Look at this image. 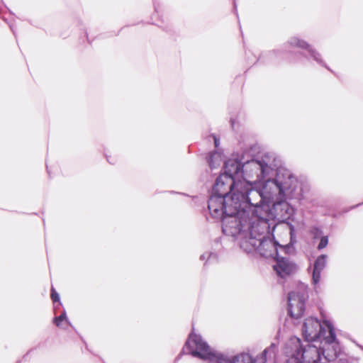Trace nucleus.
<instances>
[{
	"label": "nucleus",
	"instance_id": "obj_1",
	"mask_svg": "<svg viewBox=\"0 0 363 363\" xmlns=\"http://www.w3.org/2000/svg\"><path fill=\"white\" fill-rule=\"evenodd\" d=\"M307 191L306 185L298 181L289 169L280 164L275 169L274 175L268 177L264 182L262 188H257L262 200L252 201L250 204L269 207L272 203V211L275 216L285 219L293 213L289 201L298 203Z\"/></svg>",
	"mask_w": 363,
	"mask_h": 363
},
{
	"label": "nucleus",
	"instance_id": "obj_2",
	"mask_svg": "<svg viewBox=\"0 0 363 363\" xmlns=\"http://www.w3.org/2000/svg\"><path fill=\"white\" fill-rule=\"evenodd\" d=\"M257 187L244 181L235 182V178L221 174L216 180L212 194L208 199V208L211 216L222 213L220 208L240 202L261 201Z\"/></svg>",
	"mask_w": 363,
	"mask_h": 363
},
{
	"label": "nucleus",
	"instance_id": "obj_3",
	"mask_svg": "<svg viewBox=\"0 0 363 363\" xmlns=\"http://www.w3.org/2000/svg\"><path fill=\"white\" fill-rule=\"evenodd\" d=\"M281 160L273 153H265L248 161L230 159L224 163V174L235 178V182L244 181L247 184L264 182L273 176Z\"/></svg>",
	"mask_w": 363,
	"mask_h": 363
},
{
	"label": "nucleus",
	"instance_id": "obj_4",
	"mask_svg": "<svg viewBox=\"0 0 363 363\" xmlns=\"http://www.w3.org/2000/svg\"><path fill=\"white\" fill-rule=\"evenodd\" d=\"M183 350L208 363H266L268 358L275 355L277 345L272 343L269 347L264 350L260 357L256 358H253L248 353H241L229 359L225 355L211 349L199 335L191 333Z\"/></svg>",
	"mask_w": 363,
	"mask_h": 363
},
{
	"label": "nucleus",
	"instance_id": "obj_5",
	"mask_svg": "<svg viewBox=\"0 0 363 363\" xmlns=\"http://www.w3.org/2000/svg\"><path fill=\"white\" fill-rule=\"evenodd\" d=\"M269 206L251 205L247 213L245 235L240 240V246L247 253L254 252L255 243L269 234Z\"/></svg>",
	"mask_w": 363,
	"mask_h": 363
},
{
	"label": "nucleus",
	"instance_id": "obj_6",
	"mask_svg": "<svg viewBox=\"0 0 363 363\" xmlns=\"http://www.w3.org/2000/svg\"><path fill=\"white\" fill-rule=\"evenodd\" d=\"M302 333L304 339L308 342H315L318 340L325 342L333 348L332 353L326 352L323 348V354L328 361H333L337 358L340 347L336 338L335 330L332 323L328 320H323L322 323L313 317L305 320Z\"/></svg>",
	"mask_w": 363,
	"mask_h": 363
},
{
	"label": "nucleus",
	"instance_id": "obj_7",
	"mask_svg": "<svg viewBox=\"0 0 363 363\" xmlns=\"http://www.w3.org/2000/svg\"><path fill=\"white\" fill-rule=\"evenodd\" d=\"M250 203L246 201L238 204L226 206L220 208L222 213L215 218H222L223 233L233 238H238L242 240L245 235V227L247 220Z\"/></svg>",
	"mask_w": 363,
	"mask_h": 363
},
{
	"label": "nucleus",
	"instance_id": "obj_8",
	"mask_svg": "<svg viewBox=\"0 0 363 363\" xmlns=\"http://www.w3.org/2000/svg\"><path fill=\"white\" fill-rule=\"evenodd\" d=\"M290 242L289 243H280L274 239H271L269 235H266L263 239H260L255 245L254 251L257 252L260 255L269 257H276L279 254L284 253L285 255L293 254L295 251L294 247V229L290 228L289 231Z\"/></svg>",
	"mask_w": 363,
	"mask_h": 363
},
{
	"label": "nucleus",
	"instance_id": "obj_9",
	"mask_svg": "<svg viewBox=\"0 0 363 363\" xmlns=\"http://www.w3.org/2000/svg\"><path fill=\"white\" fill-rule=\"evenodd\" d=\"M322 344H323V347L318 348L317 345H311L309 343L304 346H302L300 342L298 350L300 351L299 359L301 361V362L318 363L320 359V355H323V348L326 350V352L332 353L333 349H330L331 346H328V345H325V342H323Z\"/></svg>",
	"mask_w": 363,
	"mask_h": 363
},
{
	"label": "nucleus",
	"instance_id": "obj_10",
	"mask_svg": "<svg viewBox=\"0 0 363 363\" xmlns=\"http://www.w3.org/2000/svg\"><path fill=\"white\" fill-rule=\"evenodd\" d=\"M306 293L303 291H291L288 295V313L291 318H300L305 310Z\"/></svg>",
	"mask_w": 363,
	"mask_h": 363
},
{
	"label": "nucleus",
	"instance_id": "obj_11",
	"mask_svg": "<svg viewBox=\"0 0 363 363\" xmlns=\"http://www.w3.org/2000/svg\"><path fill=\"white\" fill-rule=\"evenodd\" d=\"M294 47L298 48L303 50H306L308 51V55L311 58H312L314 61H315L318 65L323 66L328 69H330L327 67L326 64L323 61L321 55L315 49H314L311 45H310L306 41L297 36L291 37L289 39L287 43L285 44V48L288 47Z\"/></svg>",
	"mask_w": 363,
	"mask_h": 363
},
{
	"label": "nucleus",
	"instance_id": "obj_12",
	"mask_svg": "<svg viewBox=\"0 0 363 363\" xmlns=\"http://www.w3.org/2000/svg\"><path fill=\"white\" fill-rule=\"evenodd\" d=\"M277 264L274 266V269L280 277L293 274L296 270V266L288 258L282 257L279 254L276 257Z\"/></svg>",
	"mask_w": 363,
	"mask_h": 363
},
{
	"label": "nucleus",
	"instance_id": "obj_13",
	"mask_svg": "<svg viewBox=\"0 0 363 363\" xmlns=\"http://www.w3.org/2000/svg\"><path fill=\"white\" fill-rule=\"evenodd\" d=\"M327 257V255H321L317 257L314 262L312 272V284L313 285L315 291L319 288L320 274L326 266Z\"/></svg>",
	"mask_w": 363,
	"mask_h": 363
},
{
	"label": "nucleus",
	"instance_id": "obj_14",
	"mask_svg": "<svg viewBox=\"0 0 363 363\" xmlns=\"http://www.w3.org/2000/svg\"><path fill=\"white\" fill-rule=\"evenodd\" d=\"M300 339L298 337H292L286 343V353L289 356L286 363H303L299 359L300 351L298 350Z\"/></svg>",
	"mask_w": 363,
	"mask_h": 363
},
{
	"label": "nucleus",
	"instance_id": "obj_15",
	"mask_svg": "<svg viewBox=\"0 0 363 363\" xmlns=\"http://www.w3.org/2000/svg\"><path fill=\"white\" fill-rule=\"evenodd\" d=\"M222 161V155L216 151L212 152L208 159V162L211 169L219 167L221 164Z\"/></svg>",
	"mask_w": 363,
	"mask_h": 363
},
{
	"label": "nucleus",
	"instance_id": "obj_16",
	"mask_svg": "<svg viewBox=\"0 0 363 363\" xmlns=\"http://www.w3.org/2000/svg\"><path fill=\"white\" fill-rule=\"evenodd\" d=\"M54 323L58 328L67 329L70 323L67 318L66 311L64 310L62 313L54 319Z\"/></svg>",
	"mask_w": 363,
	"mask_h": 363
},
{
	"label": "nucleus",
	"instance_id": "obj_17",
	"mask_svg": "<svg viewBox=\"0 0 363 363\" xmlns=\"http://www.w3.org/2000/svg\"><path fill=\"white\" fill-rule=\"evenodd\" d=\"M200 259L201 260L206 259V262H211L213 261H216L217 259V256L216 254L213 252H205L201 255Z\"/></svg>",
	"mask_w": 363,
	"mask_h": 363
},
{
	"label": "nucleus",
	"instance_id": "obj_18",
	"mask_svg": "<svg viewBox=\"0 0 363 363\" xmlns=\"http://www.w3.org/2000/svg\"><path fill=\"white\" fill-rule=\"evenodd\" d=\"M328 244V236H321L320 242L317 247L318 250H321L324 249Z\"/></svg>",
	"mask_w": 363,
	"mask_h": 363
},
{
	"label": "nucleus",
	"instance_id": "obj_19",
	"mask_svg": "<svg viewBox=\"0 0 363 363\" xmlns=\"http://www.w3.org/2000/svg\"><path fill=\"white\" fill-rule=\"evenodd\" d=\"M313 239H317L322 235V230L318 227H313L310 230Z\"/></svg>",
	"mask_w": 363,
	"mask_h": 363
},
{
	"label": "nucleus",
	"instance_id": "obj_20",
	"mask_svg": "<svg viewBox=\"0 0 363 363\" xmlns=\"http://www.w3.org/2000/svg\"><path fill=\"white\" fill-rule=\"evenodd\" d=\"M51 298L54 303L58 302L59 305L61 304L60 302V296L53 287L51 289Z\"/></svg>",
	"mask_w": 363,
	"mask_h": 363
},
{
	"label": "nucleus",
	"instance_id": "obj_21",
	"mask_svg": "<svg viewBox=\"0 0 363 363\" xmlns=\"http://www.w3.org/2000/svg\"><path fill=\"white\" fill-rule=\"evenodd\" d=\"M213 139H214L215 146L217 147L218 146V144H219V140L215 136H213Z\"/></svg>",
	"mask_w": 363,
	"mask_h": 363
},
{
	"label": "nucleus",
	"instance_id": "obj_22",
	"mask_svg": "<svg viewBox=\"0 0 363 363\" xmlns=\"http://www.w3.org/2000/svg\"><path fill=\"white\" fill-rule=\"evenodd\" d=\"M277 52V50H273V51L269 52V54L270 55H276Z\"/></svg>",
	"mask_w": 363,
	"mask_h": 363
},
{
	"label": "nucleus",
	"instance_id": "obj_23",
	"mask_svg": "<svg viewBox=\"0 0 363 363\" xmlns=\"http://www.w3.org/2000/svg\"><path fill=\"white\" fill-rule=\"evenodd\" d=\"M231 123H232V126L233 127V126H234V124H233V121H231Z\"/></svg>",
	"mask_w": 363,
	"mask_h": 363
}]
</instances>
